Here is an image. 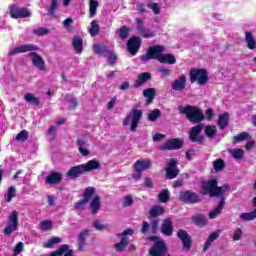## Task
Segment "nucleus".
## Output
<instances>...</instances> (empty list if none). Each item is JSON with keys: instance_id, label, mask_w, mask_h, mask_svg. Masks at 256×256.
<instances>
[{"instance_id": "obj_63", "label": "nucleus", "mask_w": 256, "mask_h": 256, "mask_svg": "<svg viewBox=\"0 0 256 256\" xmlns=\"http://www.w3.org/2000/svg\"><path fill=\"white\" fill-rule=\"evenodd\" d=\"M23 242L17 243V245L14 247V255H19L23 251Z\"/></svg>"}, {"instance_id": "obj_39", "label": "nucleus", "mask_w": 256, "mask_h": 256, "mask_svg": "<svg viewBox=\"0 0 256 256\" xmlns=\"http://www.w3.org/2000/svg\"><path fill=\"white\" fill-rule=\"evenodd\" d=\"M24 99L27 103H32V105H35L36 107H39V104L41 103L39 98L35 97V95L31 93L25 94Z\"/></svg>"}, {"instance_id": "obj_23", "label": "nucleus", "mask_w": 256, "mask_h": 256, "mask_svg": "<svg viewBox=\"0 0 256 256\" xmlns=\"http://www.w3.org/2000/svg\"><path fill=\"white\" fill-rule=\"evenodd\" d=\"M29 51H39V47L33 44L21 45L9 52V55H17L18 53H27Z\"/></svg>"}, {"instance_id": "obj_44", "label": "nucleus", "mask_w": 256, "mask_h": 256, "mask_svg": "<svg viewBox=\"0 0 256 256\" xmlns=\"http://www.w3.org/2000/svg\"><path fill=\"white\" fill-rule=\"evenodd\" d=\"M159 117H161V110L154 109L148 114L147 119L148 121L155 122L159 119Z\"/></svg>"}, {"instance_id": "obj_25", "label": "nucleus", "mask_w": 256, "mask_h": 256, "mask_svg": "<svg viewBox=\"0 0 256 256\" xmlns=\"http://www.w3.org/2000/svg\"><path fill=\"white\" fill-rule=\"evenodd\" d=\"M61 179H63L61 173L52 172L46 177L45 183L46 185H59V183H61Z\"/></svg>"}, {"instance_id": "obj_30", "label": "nucleus", "mask_w": 256, "mask_h": 256, "mask_svg": "<svg viewBox=\"0 0 256 256\" xmlns=\"http://www.w3.org/2000/svg\"><path fill=\"white\" fill-rule=\"evenodd\" d=\"M245 41L248 49H251V50L256 49V40H255V36H253V33L246 31Z\"/></svg>"}, {"instance_id": "obj_8", "label": "nucleus", "mask_w": 256, "mask_h": 256, "mask_svg": "<svg viewBox=\"0 0 256 256\" xmlns=\"http://www.w3.org/2000/svg\"><path fill=\"white\" fill-rule=\"evenodd\" d=\"M134 231L131 228L124 230L122 233H117L116 237H122L120 242L114 244L116 253H123L129 245V237L127 235H133Z\"/></svg>"}, {"instance_id": "obj_49", "label": "nucleus", "mask_w": 256, "mask_h": 256, "mask_svg": "<svg viewBox=\"0 0 256 256\" xmlns=\"http://www.w3.org/2000/svg\"><path fill=\"white\" fill-rule=\"evenodd\" d=\"M39 227L41 231H50V229H53V222L51 220L41 221Z\"/></svg>"}, {"instance_id": "obj_57", "label": "nucleus", "mask_w": 256, "mask_h": 256, "mask_svg": "<svg viewBox=\"0 0 256 256\" xmlns=\"http://www.w3.org/2000/svg\"><path fill=\"white\" fill-rule=\"evenodd\" d=\"M34 35H37L38 37H42L43 35H49V29L47 28H36L33 30Z\"/></svg>"}, {"instance_id": "obj_16", "label": "nucleus", "mask_w": 256, "mask_h": 256, "mask_svg": "<svg viewBox=\"0 0 256 256\" xmlns=\"http://www.w3.org/2000/svg\"><path fill=\"white\" fill-rule=\"evenodd\" d=\"M141 43H142V40H141V37L139 36H135L128 39V42H127L128 53H130L131 55H137V53L139 52V49H141Z\"/></svg>"}, {"instance_id": "obj_14", "label": "nucleus", "mask_w": 256, "mask_h": 256, "mask_svg": "<svg viewBox=\"0 0 256 256\" xmlns=\"http://www.w3.org/2000/svg\"><path fill=\"white\" fill-rule=\"evenodd\" d=\"M164 171L166 172V179H175L177 175H179V168H177V160L174 158H171L167 166L164 168Z\"/></svg>"}, {"instance_id": "obj_50", "label": "nucleus", "mask_w": 256, "mask_h": 256, "mask_svg": "<svg viewBox=\"0 0 256 256\" xmlns=\"http://www.w3.org/2000/svg\"><path fill=\"white\" fill-rule=\"evenodd\" d=\"M57 243H61V238L60 237H53L51 239H49L46 244H44V247L46 249H51L52 247H54V245H57Z\"/></svg>"}, {"instance_id": "obj_17", "label": "nucleus", "mask_w": 256, "mask_h": 256, "mask_svg": "<svg viewBox=\"0 0 256 256\" xmlns=\"http://www.w3.org/2000/svg\"><path fill=\"white\" fill-rule=\"evenodd\" d=\"M183 147V141L179 139H171L164 142L159 146L160 151H173L175 149H181Z\"/></svg>"}, {"instance_id": "obj_29", "label": "nucleus", "mask_w": 256, "mask_h": 256, "mask_svg": "<svg viewBox=\"0 0 256 256\" xmlns=\"http://www.w3.org/2000/svg\"><path fill=\"white\" fill-rule=\"evenodd\" d=\"M143 95L147 99L146 105H151V103H153V99L157 96V91L155 88H148L143 91Z\"/></svg>"}, {"instance_id": "obj_18", "label": "nucleus", "mask_w": 256, "mask_h": 256, "mask_svg": "<svg viewBox=\"0 0 256 256\" xmlns=\"http://www.w3.org/2000/svg\"><path fill=\"white\" fill-rule=\"evenodd\" d=\"M10 15L13 19H22L25 17H31V11L27 8H19L15 5L10 7Z\"/></svg>"}, {"instance_id": "obj_31", "label": "nucleus", "mask_w": 256, "mask_h": 256, "mask_svg": "<svg viewBox=\"0 0 256 256\" xmlns=\"http://www.w3.org/2000/svg\"><path fill=\"white\" fill-rule=\"evenodd\" d=\"M72 46L74 48V51L76 53H82L83 52V38L79 36H75L72 41Z\"/></svg>"}, {"instance_id": "obj_41", "label": "nucleus", "mask_w": 256, "mask_h": 256, "mask_svg": "<svg viewBox=\"0 0 256 256\" xmlns=\"http://www.w3.org/2000/svg\"><path fill=\"white\" fill-rule=\"evenodd\" d=\"M205 135L208 136L209 139H215L217 137V127L216 126H206Z\"/></svg>"}, {"instance_id": "obj_62", "label": "nucleus", "mask_w": 256, "mask_h": 256, "mask_svg": "<svg viewBox=\"0 0 256 256\" xmlns=\"http://www.w3.org/2000/svg\"><path fill=\"white\" fill-rule=\"evenodd\" d=\"M135 201L133 200V197L131 195L125 196L123 201V207H131Z\"/></svg>"}, {"instance_id": "obj_53", "label": "nucleus", "mask_w": 256, "mask_h": 256, "mask_svg": "<svg viewBox=\"0 0 256 256\" xmlns=\"http://www.w3.org/2000/svg\"><path fill=\"white\" fill-rule=\"evenodd\" d=\"M158 199L161 201V203H167V201H169V190L164 189L162 192H160Z\"/></svg>"}, {"instance_id": "obj_60", "label": "nucleus", "mask_w": 256, "mask_h": 256, "mask_svg": "<svg viewBox=\"0 0 256 256\" xmlns=\"http://www.w3.org/2000/svg\"><path fill=\"white\" fill-rule=\"evenodd\" d=\"M158 72L161 73L162 77H171V69L160 66Z\"/></svg>"}, {"instance_id": "obj_2", "label": "nucleus", "mask_w": 256, "mask_h": 256, "mask_svg": "<svg viewBox=\"0 0 256 256\" xmlns=\"http://www.w3.org/2000/svg\"><path fill=\"white\" fill-rule=\"evenodd\" d=\"M217 185V179L202 182L200 186L201 195H210V197H219L222 199L227 191H231V187L227 184H224L222 187Z\"/></svg>"}, {"instance_id": "obj_13", "label": "nucleus", "mask_w": 256, "mask_h": 256, "mask_svg": "<svg viewBox=\"0 0 256 256\" xmlns=\"http://www.w3.org/2000/svg\"><path fill=\"white\" fill-rule=\"evenodd\" d=\"M179 200L182 201V203L188 204H195L201 202V198L199 197V195L191 190L181 192L179 194Z\"/></svg>"}, {"instance_id": "obj_64", "label": "nucleus", "mask_w": 256, "mask_h": 256, "mask_svg": "<svg viewBox=\"0 0 256 256\" xmlns=\"http://www.w3.org/2000/svg\"><path fill=\"white\" fill-rule=\"evenodd\" d=\"M48 135L51 136V140L54 141L55 140V137L57 135V131L55 129V126H51L49 129H48V132H47Z\"/></svg>"}, {"instance_id": "obj_45", "label": "nucleus", "mask_w": 256, "mask_h": 256, "mask_svg": "<svg viewBox=\"0 0 256 256\" xmlns=\"http://www.w3.org/2000/svg\"><path fill=\"white\" fill-rule=\"evenodd\" d=\"M64 101H66V103H69L70 104V107L72 109H75V107H77L78 105V102H77V98H75V96L71 95V94H67L65 97H64Z\"/></svg>"}, {"instance_id": "obj_12", "label": "nucleus", "mask_w": 256, "mask_h": 256, "mask_svg": "<svg viewBox=\"0 0 256 256\" xmlns=\"http://www.w3.org/2000/svg\"><path fill=\"white\" fill-rule=\"evenodd\" d=\"M177 237L182 242L184 253H189L191 251V245H193L191 235L187 231L180 229L177 232Z\"/></svg>"}, {"instance_id": "obj_19", "label": "nucleus", "mask_w": 256, "mask_h": 256, "mask_svg": "<svg viewBox=\"0 0 256 256\" xmlns=\"http://www.w3.org/2000/svg\"><path fill=\"white\" fill-rule=\"evenodd\" d=\"M136 29L142 35V37L148 39L149 37H155V32L145 28V24H143V20L141 18H136Z\"/></svg>"}, {"instance_id": "obj_28", "label": "nucleus", "mask_w": 256, "mask_h": 256, "mask_svg": "<svg viewBox=\"0 0 256 256\" xmlns=\"http://www.w3.org/2000/svg\"><path fill=\"white\" fill-rule=\"evenodd\" d=\"M223 207H225V197L220 198V202L218 206L209 213V218L215 219L217 216L221 215V211H223Z\"/></svg>"}, {"instance_id": "obj_54", "label": "nucleus", "mask_w": 256, "mask_h": 256, "mask_svg": "<svg viewBox=\"0 0 256 256\" xmlns=\"http://www.w3.org/2000/svg\"><path fill=\"white\" fill-rule=\"evenodd\" d=\"M93 227L97 231H105V229H109V225L107 224H102L99 220H95L93 222Z\"/></svg>"}, {"instance_id": "obj_3", "label": "nucleus", "mask_w": 256, "mask_h": 256, "mask_svg": "<svg viewBox=\"0 0 256 256\" xmlns=\"http://www.w3.org/2000/svg\"><path fill=\"white\" fill-rule=\"evenodd\" d=\"M97 169H101V162L97 159H92L86 164L71 167L67 171L66 177H68V179H78V177H81L84 173H91V171H96Z\"/></svg>"}, {"instance_id": "obj_27", "label": "nucleus", "mask_w": 256, "mask_h": 256, "mask_svg": "<svg viewBox=\"0 0 256 256\" xmlns=\"http://www.w3.org/2000/svg\"><path fill=\"white\" fill-rule=\"evenodd\" d=\"M217 125L221 131H223V129H226V127H229V113L225 112L223 114H220L218 117Z\"/></svg>"}, {"instance_id": "obj_46", "label": "nucleus", "mask_w": 256, "mask_h": 256, "mask_svg": "<svg viewBox=\"0 0 256 256\" xmlns=\"http://www.w3.org/2000/svg\"><path fill=\"white\" fill-rule=\"evenodd\" d=\"M240 219L242 221H253V219H256V210L240 214Z\"/></svg>"}, {"instance_id": "obj_37", "label": "nucleus", "mask_w": 256, "mask_h": 256, "mask_svg": "<svg viewBox=\"0 0 256 256\" xmlns=\"http://www.w3.org/2000/svg\"><path fill=\"white\" fill-rule=\"evenodd\" d=\"M216 239H219V232H213L212 234H210V236L208 237V239L206 240V243L203 247V251H208L209 247H211V244L213 243V241H215Z\"/></svg>"}, {"instance_id": "obj_43", "label": "nucleus", "mask_w": 256, "mask_h": 256, "mask_svg": "<svg viewBox=\"0 0 256 256\" xmlns=\"http://www.w3.org/2000/svg\"><path fill=\"white\" fill-rule=\"evenodd\" d=\"M116 33H118L119 38L122 41H125V39L129 37V28L127 26H121L120 29L116 31Z\"/></svg>"}, {"instance_id": "obj_36", "label": "nucleus", "mask_w": 256, "mask_h": 256, "mask_svg": "<svg viewBox=\"0 0 256 256\" xmlns=\"http://www.w3.org/2000/svg\"><path fill=\"white\" fill-rule=\"evenodd\" d=\"M213 169L216 173H219L220 171H223L225 169V160L223 158H218L212 163Z\"/></svg>"}, {"instance_id": "obj_15", "label": "nucleus", "mask_w": 256, "mask_h": 256, "mask_svg": "<svg viewBox=\"0 0 256 256\" xmlns=\"http://www.w3.org/2000/svg\"><path fill=\"white\" fill-rule=\"evenodd\" d=\"M201 131H203V124H201V122L191 128L189 139L192 143H199V145H201V143L205 141V137L199 136Z\"/></svg>"}, {"instance_id": "obj_35", "label": "nucleus", "mask_w": 256, "mask_h": 256, "mask_svg": "<svg viewBox=\"0 0 256 256\" xmlns=\"http://www.w3.org/2000/svg\"><path fill=\"white\" fill-rule=\"evenodd\" d=\"M242 141H251V134L242 132L233 137V143H241Z\"/></svg>"}, {"instance_id": "obj_6", "label": "nucleus", "mask_w": 256, "mask_h": 256, "mask_svg": "<svg viewBox=\"0 0 256 256\" xmlns=\"http://www.w3.org/2000/svg\"><path fill=\"white\" fill-rule=\"evenodd\" d=\"M190 81L195 83L197 81L198 85H207L209 81V74L207 70L201 68H191L190 70Z\"/></svg>"}, {"instance_id": "obj_40", "label": "nucleus", "mask_w": 256, "mask_h": 256, "mask_svg": "<svg viewBox=\"0 0 256 256\" xmlns=\"http://www.w3.org/2000/svg\"><path fill=\"white\" fill-rule=\"evenodd\" d=\"M193 221L198 227H205V225H207V217L202 214L194 216Z\"/></svg>"}, {"instance_id": "obj_20", "label": "nucleus", "mask_w": 256, "mask_h": 256, "mask_svg": "<svg viewBox=\"0 0 256 256\" xmlns=\"http://www.w3.org/2000/svg\"><path fill=\"white\" fill-rule=\"evenodd\" d=\"M187 87V76L181 75L171 83V89L173 91H184Z\"/></svg>"}, {"instance_id": "obj_38", "label": "nucleus", "mask_w": 256, "mask_h": 256, "mask_svg": "<svg viewBox=\"0 0 256 256\" xmlns=\"http://www.w3.org/2000/svg\"><path fill=\"white\" fill-rule=\"evenodd\" d=\"M216 239H219V232H213L212 234H210V236L208 237V239L206 240V243L203 247V251H208L209 247H211V244L213 243V241H215Z\"/></svg>"}, {"instance_id": "obj_5", "label": "nucleus", "mask_w": 256, "mask_h": 256, "mask_svg": "<svg viewBox=\"0 0 256 256\" xmlns=\"http://www.w3.org/2000/svg\"><path fill=\"white\" fill-rule=\"evenodd\" d=\"M142 118L143 110H139L133 107L129 114L124 118L123 125L124 127H127V125L131 123L130 131H132V133H135V131H137V127H139V123L141 122Z\"/></svg>"}, {"instance_id": "obj_59", "label": "nucleus", "mask_w": 256, "mask_h": 256, "mask_svg": "<svg viewBox=\"0 0 256 256\" xmlns=\"http://www.w3.org/2000/svg\"><path fill=\"white\" fill-rule=\"evenodd\" d=\"M93 51L96 53V55H102V53H107V49H105V46H101L99 44H95L93 46Z\"/></svg>"}, {"instance_id": "obj_9", "label": "nucleus", "mask_w": 256, "mask_h": 256, "mask_svg": "<svg viewBox=\"0 0 256 256\" xmlns=\"http://www.w3.org/2000/svg\"><path fill=\"white\" fill-rule=\"evenodd\" d=\"M151 160L149 159H141L137 160L134 163V171L135 173L132 175V178L135 179V181H139L141 177H143V171H147V169H151Z\"/></svg>"}, {"instance_id": "obj_34", "label": "nucleus", "mask_w": 256, "mask_h": 256, "mask_svg": "<svg viewBox=\"0 0 256 256\" xmlns=\"http://www.w3.org/2000/svg\"><path fill=\"white\" fill-rule=\"evenodd\" d=\"M89 237V230H84L79 234L78 242H79V247L78 251H83V248L85 247V241L86 238Z\"/></svg>"}, {"instance_id": "obj_7", "label": "nucleus", "mask_w": 256, "mask_h": 256, "mask_svg": "<svg viewBox=\"0 0 256 256\" xmlns=\"http://www.w3.org/2000/svg\"><path fill=\"white\" fill-rule=\"evenodd\" d=\"M150 241H156L154 246L149 250L150 256H167V245L157 236H151Z\"/></svg>"}, {"instance_id": "obj_26", "label": "nucleus", "mask_w": 256, "mask_h": 256, "mask_svg": "<svg viewBox=\"0 0 256 256\" xmlns=\"http://www.w3.org/2000/svg\"><path fill=\"white\" fill-rule=\"evenodd\" d=\"M78 145V151L83 157H88V155H91V152L87 149L89 147V144H87V140L78 138L76 141Z\"/></svg>"}, {"instance_id": "obj_1", "label": "nucleus", "mask_w": 256, "mask_h": 256, "mask_svg": "<svg viewBox=\"0 0 256 256\" xmlns=\"http://www.w3.org/2000/svg\"><path fill=\"white\" fill-rule=\"evenodd\" d=\"M83 199L76 202L74 207L77 211H83L85 209V205L90 202V209L93 215H97L99 210L101 209V197L95 195V187H87L84 190Z\"/></svg>"}, {"instance_id": "obj_47", "label": "nucleus", "mask_w": 256, "mask_h": 256, "mask_svg": "<svg viewBox=\"0 0 256 256\" xmlns=\"http://www.w3.org/2000/svg\"><path fill=\"white\" fill-rule=\"evenodd\" d=\"M65 251H69V245L63 244L60 248L50 253L49 256H62Z\"/></svg>"}, {"instance_id": "obj_24", "label": "nucleus", "mask_w": 256, "mask_h": 256, "mask_svg": "<svg viewBox=\"0 0 256 256\" xmlns=\"http://www.w3.org/2000/svg\"><path fill=\"white\" fill-rule=\"evenodd\" d=\"M147 81H151V73L149 72L140 73L134 83L135 89H139V87H143V85H145Z\"/></svg>"}, {"instance_id": "obj_33", "label": "nucleus", "mask_w": 256, "mask_h": 256, "mask_svg": "<svg viewBox=\"0 0 256 256\" xmlns=\"http://www.w3.org/2000/svg\"><path fill=\"white\" fill-rule=\"evenodd\" d=\"M159 63H166L168 65H175L177 63V59L173 54H162Z\"/></svg>"}, {"instance_id": "obj_22", "label": "nucleus", "mask_w": 256, "mask_h": 256, "mask_svg": "<svg viewBox=\"0 0 256 256\" xmlns=\"http://www.w3.org/2000/svg\"><path fill=\"white\" fill-rule=\"evenodd\" d=\"M173 230V220H171V218L164 219L160 229L161 233L166 235V237H171V235H173Z\"/></svg>"}, {"instance_id": "obj_55", "label": "nucleus", "mask_w": 256, "mask_h": 256, "mask_svg": "<svg viewBox=\"0 0 256 256\" xmlns=\"http://www.w3.org/2000/svg\"><path fill=\"white\" fill-rule=\"evenodd\" d=\"M59 8V0H52L48 9L49 15H55V11Z\"/></svg>"}, {"instance_id": "obj_42", "label": "nucleus", "mask_w": 256, "mask_h": 256, "mask_svg": "<svg viewBox=\"0 0 256 256\" xmlns=\"http://www.w3.org/2000/svg\"><path fill=\"white\" fill-rule=\"evenodd\" d=\"M90 25H91L89 29L90 35L92 37H97V35H99V23H97V20H92Z\"/></svg>"}, {"instance_id": "obj_10", "label": "nucleus", "mask_w": 256, "mask_h": 256, "mask_svg": "<svg viewBox=\"0 0 256 256\" xmlns=\"http://www.w3.org/2000/svg\"><path fill=\"white\" fill-rule=\"evenodd\" d=\"M165 51V47L161 45L152 46L148 49V52L141 56V61L143 63H147L150 59H156L160 61L161 57L163 56V52Z\"/></svg>"}, {"instance_id": "obj_61", "label": "nucleus", "mask_w": 256, "mask_h": 256, "mask_svg": "<svg viewBox=\"0 0 256 256\" xmlns=\"http://www.w3.org/2000/svg\"><path fill=\"white\" fill-rule=\"evenodd\" d=\"M243 237V230H241V228H237L236 230H234V234H233V241H240V239Z\"/></svg>"}, {"instance_id": "obj_48", "label": "nucleus", "mask_w": 256, "mask_h": 256, "mask_svg": "<svg viewBox=\"0 0 256 256\" xmlns=\"http://www.w3.org/2000/svg\"><path fill=\"white\" fill-rule=\"evenodd\" d=\"M229 153L234 159H243L245 155L243 149H231L229 150Z\"/></svg>"}, {"instance_id": "obj_58", "label": "nucleus", "mask_w": 256, "mask_h": 256, "mask_svg": "<svg viewBox=\"0 0 256 256\" xmlns=\"http://www.w3.org/2000/svg\"><path fill=\"white\" fill-rule=\"evenodd\" d=\"M29 139V132L27 130H22L16 135V141H27Z\"/></svg>"}, {"instance_id": "obj_52", "label": "nucleus", "mask_w": 256, "mask_h": 256, "mask_svg": "<svg viewBox=\"0 0 256 256\" xmlns=\"http://www.w3.org/2000/svg\"><path fill=\"white\" fill-rule=\"evenodd\" d=\"M106 55L109 65H115V63L117 62V55H115V53H113V51L111 50H107Z\"/></svg>"}, {"instance_id": "obj_11", "label": "nucleus", "mask_w": 256, "mask_h": 256, "mask_svg": "<svg viewBox=\"0 0 256 256\" xmlns=\"http://www.w3.org/2000/svg\"><path fill=\"white\" fill-rule=\"evenodd\" d=\"M17 229H19V212H17V210H14L8 217V223L4 228V235H7L9 237V235H11V233H14V231H17Z\"/></svg>"}, {"instance_id": "obj_21", "label": "nucleus", "mask_w": 256, "mask_h": 256, "mask_svg": "<svg viewBox=\"0 0 256 256\" xmlns=\"http://www.w3.org/2000/svg\"><path fill=\"white\" fill-rule=\"evenodd\" d=\"M29 56L31 57V61L34 67H37L39 71H45L46 69L45 60H43V57H41V55L35 52H31Z\"/></svg>"}, {"instance_id": "obj_51", "label": "nucleus", "mask_w": 256, "mask_h": 256, "mask_svg": "<svg viewBox=\"0 0 256 256\" xmlns=\"http://www.w3.org/2000/svg\"><path fill=\"white\" fill-rule=\"evenodd\" d=\"M99 7V2L97 0H90V17L97 14V8Z\"/></svg>"}, {"instance_id": "obj_56", "label": "nucleus", "mask_w": 256, "mask_h": 256, "mask_svg": "<svg viewBox=\"0 0 256 256\" xmlns=\"http://www.w3.org/2000/svg\"><path fill=\"white\" fill-rule=\"evenodd\" d=\"M147 7L153 11L154 15L161 13V5L159 3H149Z\"/></svg>"}, {"instance_id": "obj_32", "label": "nucleus", "mask_w": 256, "mask_h": 256, "mask_svg": "<svg viewBox=\"0 0 256 256\" xmlns=\"http://www.w3.org/2000/svg\"><path fill=\"white\" fill-rule=\"evenodd\" d=\"M150 217H160V215H165V208L161 205L153 206L150 211Z\"/></svg>"}, {"instance_id": "obj_4", "label": "nucleus", "mask_w": 256, "mask_h": 256, "mask_svg": "<svg viewBox=\"0 0 256 256\" xmlns=\"http://www.w3.org/2000/svg\"><path fill=\"white\" fill-rule=\"evenodd\" d=\"M178 111L180 115H186V118L190 123H201L202 121H205V115L203 114V110L197 106H179Z\"/></svg>"}]
</instances>
